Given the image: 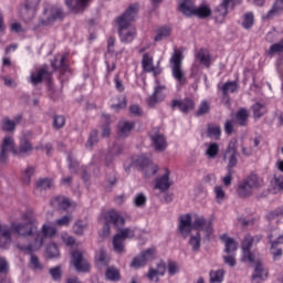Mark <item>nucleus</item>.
Segmentation results:
<instances>
[{
  "label": "nucleus",
  "instance_id": "1",
  "mask_svg": "<svg viewBox=\"0 0 283 283\" xmlns=\"http://www.w3.org/2000/svg\"><path fill=\"white\" fill-rule=\"evenodd\" d=\"M136 14H138V4H130L116 20L119 39L123 43H132L136 39V27L132 24L133 21H136Z\"/></svg>",
  "mask_w": 283,
  "mask_h": 283
},
{
  "label": "nucleus",
  "instance_id": "2",
  "mask_svg": "<svg viewBox=\"0 0 283 283\" xmlns=\"http://www.w3.org/2000/svg\"><path fill=\"white\" fill-rule=\"evenodd\" d=\"M10 151L13 154V156H25L32 151V144L30 140L23 138L20 140L19 147L14 148V138L11 136L4 137L0 149L1 165L8 160V154H10Z\"/></svg>",
  "mask_w": 283,
  "mask_h": 283
},
{
  "label": "nucleus",
  "instance_id": "3",
  "mask_svg": "<svg viewBox=\"0 0 283 283\" xmlns=\"http://www.w3.org/2000/svg\"><path fill=\"white\" fill-rule=\"evenodd\" d=\"M263 181L258 175H250L242 181H239L237 186V193L239 198H251L253 196V189L262 187Z\"/></svg>",
  "mask_w": 283,
  "mask_h": 283
},
{
  "label": "nucleus",
  "instance_id": "4",
  "mask_svg": "<svg viewBox=\"0 0 283 283\" xmlns=\"http://www.w3.org/2000/svg\"><path fill=\"white\" fill-rule=\"evenodd\" d=\"M182 59H185L182 51L175 49L170 57L171 74L172 78H175L179 85H187V77L182 71Z\"/></svg>",
  "mask_w": 283,
  "mask_h": 283
},
{
  "label": "nucleus",
  "instance_id": "5",
  "mask_svg": "<svg viewBox=\"0 0 283 283\" xmlns=\"http://www.w3.org/2000/svg\"><path fill=\"white\" fill-rule=\"evenodd\" d=\"M63 9L59 7H49L44 9L42 18L39 20V24L33 28L34 32H39V28L48 25H54L56 21H63Z\"/></svg>",
  "mask_w": 283,
  "mask_h": 283
},
{
  "label": "nucleus",
  "instance_id": "6",
  "mask_svg": "<svg viewBox=\"0 0 283 283\" xmlns=\"http://www.w3.org/2000/svg\"><path fill=\"white\" fill-rule=\"evenodd\" d=\"M261 241H262L261 234H256L254 237H252L251 234L244 235L241 242L243 262H250V264H253V262H255V254L251 252V248L253 247V244H260Z\"/></svg>",
  "mask_w": 283,
  "mask_h": 283
},
{
  "label": "nucleus",
  "instance_id": "7",
  "mask_svg": "<svg viewBox=\"0 0 283 283\" xmlns=\"http://www.w3.org/2000/svg\"><path fill=\"white\" fill-rule=\"evenodd\" d=\"M52 83V73L48 70V67H41L33 72H31L29 76V83L31 85H41V83Z\"/></svg>",
  "mask_w": 283,
  "mask_h": 283
},
{
  "label": "nucleus",
  "instance_id": "8",
  "mask_svg": "<svg viewBox=\"0 0 283 283\" xmlns=\"http://www.w3.org/2000/svg\"><path fill=\"white\" fill-rule=\"evenodd\" d=\"M135 164L139 169H142V171H144L146 178L158 174V165L151 163V160L145 156L137 157Z\"/></svg>",
  "mask_w": 283,
  "mask_h": 283
},
{
  "label": "nucleus",
  "instance_id": "9",
  "mask_svg": "<svg viewBox=\"0 0 283 283\" xmlns=\"http://www.w3.org/2000/svg\"><path fill=\"white\" fill-rule=\"evenodd\" d=\"M150 143L155 149V151H165L167 149V137L163 133H160V129L153 128L150 134Z\"/></svg>",
  "mask_w": 283,
  "mask_h": 283
},
{
  "label": "nucleus",
  "instance_id": "10",
  "mask_svg": "<svg viewBox=\"0 0 283 283\" xmlns=\"http://www.w3.org/2000/svg\"><path fill=\"white\" fill-rule=\"evenodd\" d=\"M104 220L106 222L105 229L109 233V226L114 224L116 229L118 227H125V218L118 213V211L111 209L104 214Z\"/></svg>",
  "mask_w": 283,
  "mask_h": 283
},
{
  "label": "nucleus",
  "instance_id": "11",
  "mask_svg": "<svg viewBox=\"0 0 283 283\" xmlns=\"http://www.w3.org/2000/svg\"><path fill=\"white\" fill-rule=\"evenodd\" d=\"M156 258V249L149 248L143 251L138 256H135L130 263V266L134 269H140V266H146L149 260H154Z\"/></svg>",
  "mask_w": 283,
  "mask_h": 283
},
{
  "label": "nucleus",
  "instance_id": "12",
  "mask_svg": "<svg viewBox=\"0 0 283 283\" xmlns=\"http://www.w3.org/2000/svg\"><path fill=\"white\" fill-rule=\"evenodd\" d=\"M176 107H178L181 114H189V112H193V109H196V102L191 97L172 99L171 109H176Z\"/></svg>",
  "mask_w": 283,
  "mask_h": 283
},
{
  "label": "nucleus",
  "instance_id": "13",
  "mask_svg": "<svg viewBox=\"0 0 283 283\" xmlns=\"http://www.w3.org/2000/svg\"><path fill=\"white\" fill-rule=\"evenodd\" d=\"M71 255L73 265L78 273H87V271H90V262L83 259L81 251L74 250Z\"/></svg>",
  "mask_w": 283,
  "mask_h": 283
},
{
  "label": "nucleus",
  "instance_id": "14",
  "mask_svg": "<svg viewBox=\"0 0 283 283\" xmlns=\"http://www.w3.org/2000/svg\"><path fill=\"white\" fill-rule=\"evenodd\" d=\"M167 273V264L165 261H159L155 268H149L147 277L150 282H160V277Z\"/></svg>",
  "mask_w": 283,
  "mask_h": 283
},
{
  "label": "nucleus",
  "instance_id": "15",
  "mask_svg": "<svg viewBox=\"0 0 283 283\" xmlns=\"http://www.w3.org/2000/svg\"><path fill=\"white\" fill-rule=\"evenodd\" d=\"M229 6H235V0H222V2L214 10V19L219 23H223L229 14Z\"/></svg>",
  "mask_w": 283,
  "mask_h": 283
},
{
  "label": "nucleus",
  "instance_id": "16",
  "mask_svg": "<svg viewBox=\"0 0 283 283\" xmlns=\"http://www.w3.org/2000/svg\"><path fill=\"white\" fill-rule=\"evenodd\" d=\"M206 231L207 238H210L211 233H213V228L211 227V222H207L205 217H196L192 222V231Z\"/></svg>",
  "mask_w": 283,
  "mask_h": 283
},
{
  "label": "nucleus",
  "instance_id": "17",
  "mask_svg": "<svg viewBox=\"0 0 283 283\" xmlns=\"http://www.w3.org/2000/svg\"><path fill=\"white\" fill-rule=\"evenodd\" d=\"M193 231V222H191V214L187 213L179 219V232L182 238H187Z\"/></svg>",
  "mask_w": 283,
  "mask_h": 283
},
{
  "label": "nucleus",
  "instance_id": "18",
  "mask_svg": "<svg viewBox=\"0 0 283 283\" xmlns=\"http://www.w3.org/2000/svg\"><path fill=\"white\" fill-rule=\"evenodd\" d=\"M169 176H171V171H169V168H166L165 174L156 179L155 189H159V191H169V188L174 185V181H171Z\"/></svg>",
  "mask_w": 283,
  "mask_h": 283
},
{
  "label": "nucleus",
  "instance_id": "19",
  "mask_svg": "<svg viewBox=\"0 0 283 283\" xmlns=\"http://www.w3.org/2000/svg\"><path fill=\"white\" fill-rule=\"evenodd\" d=\"M65 3L74 14L78 12H85V8L90 4V0H65Z\"/></svg>",
  "mask_w": 283,
  "mask_h": 283
},
{
  "label": "nucleus",
  "instance_id": "20",
  "mask_svg": "<svg viewBox=\"0 0 283 283\" xmlns=\"http://www.w3.org/2000/svg\"><path fill=\"white\" fill-rule=\"evenodd\" d=\"M39 3L41 0H27L23 7L20 9V17H25L27 14L34 15V12L39 9Z\"/></svg>",
  "mask_w": 283,
  "mask_h": 283
},
{
  "label": "nucleus",
  "instance_id": "21",
  "mask_svg": "<svg viewBox=\"0 0 283 283\" xmlns=\"http://www.w3.org/2000/svg\"><path fill=\"white\" fill-rule=\"evenodd\" d=\"M281 12H283V0H275L272 8L262 17V20L271 21V19H275Z\"/></svg>",
  "mask_w": 283,
  "mask_h": 283
},
{
  "label": "nucleus",
  "instance_id": "22",
  "mask_svg": "<svg viewBox=\"0 0 283 283\" xmlns=\"http://www.w3.org/2000/svg\"><path fill=\"white\" fill-rule=\"evenodd\" d=\"M178 10L185 17H193L196 4L193 3V0H180Z\"/></svg>",
  "mask_w": 283,
  "mask_h": 283
},
{
  "label": "nucleus",
  "instance_id": "23",
  "mask_svg": "<svg viewBox=\"0 0 283 283\" xmlns=\"http://www.w3.org/2000/svg\"><path fill=\"white\" fill-rule=\"evenodd\" d=\"M51 207H53V209L65 211L69 207H72V202L66 197L56 196L51 200Z\"/></svg>",
  "mask_w": 283,
  "mask_h": 283
},
{
  "label": "nucleus",
  "instance_id": "24",
  "mask_svg": "<svg viewBox=\"0 0 283 283\" xmlns=\"http://www.w3.org/2000/svg\"><path fill=\"white\" fill-rule=\"evenodd\" d=\"M195 59L201 63L205 67H211V54L207 49H200L196 52Z\"/></svg>",
  "mask_w": 283,
  "mask_h": 283
},
{
  "label": "nucleus",
  "instance_id": "25",
  "mask_svg": "<svg viewBox=\"0 0 283 283\" xmlns=\"http://www.w3.org/2000/svg\"><path fill=\"white\" fill-rule=\"evenodd\" d=\"M23 116L22 115H17L13 120H11L8 117H4L2 119V129L3 132H14V129H17V125H19V123H21Z\"/></svg>",
  "mask_w": 283,
  "mask_h": 283
},
{
  "label": "nucleus",
  "instance_id": "26",
  "mask_svg": "<svg viewBox=\"0 0 283 283\" xmlns=\"http://www.w3.org/2000/svg\"><path fill=\"white\" fill-rule=\"evenodd\" d=\"M43 247V237H41V233H36L35 240H34V245L29 244V245H21L18 244V249L20 251H25L27 253H32L34 249Z\"/></svg>",
  "mask_w": 283,
  "mask_h": 283
},
{
  "label": "nucleus",
  "instance_id": "27",
  "mask_svg": "<svg viewBox=\"0 0 283 283\" xmlns=\"http://www.w3.org/2000/svg\"><path fill=\"white\" fill-rule=\"evenodd\" d=\"M136 127L134 122H119L118 124V136L127 137L128 134H132V129Z\"/></svg>",
  "mask_w": 283,
  "mask_h": 283
},
{
  "label": "nucleus",
  "instance_id": "28",
  "mask_svg": "<svg viewBox=\"0 0 283 283\" xmlns=\"http://www.w3.org/2000/svg\"><path fill=\"white\" fill-rule=\"evenodd\" d=\"M269 276V271L264 269V265L260 261L255 263L254 273L252 274V280H266Z\"/></svg>",
  "mask_w": 283,
  "mask_h": 283
},
{
  "label": "nucleus",
  "instance_id": "29",
  "mask_svg": "<svg viewBox=\"0 0 283 283\" xmlns=\"http://www.w3.org/2000/svg\"><path fill=\"white\" fill-rule=\"evenodd\" d=\"M142 67L144 72H156V67L154 66V57L149 55V53H145L142 60Z\"/></svg>",
  "mask_w": 283,
  "mask_h": 283
},
{
  "label": "nucleus",
  "instance_id": "30",
  "mask_svg": "<svg viewBox=\"0 0 283 283\" xmlns=\"http://www.w3.org/2000/svg\"><path fill=\"white\" fill-rule=\"evenodd\" d=\"M221 240L226 244V253H235V251H238V243L235 240L227 234L221 235Z\"/></svg>",
  "mask_w": 283,
  "mask_h": 283
},
{
  "label": "nucleus",
  "instance_id": "31",
  "mask_svg": "<svg viewBox=\"0 0 283 283\" xmlns=\"http://www.w3.org/2000/svg\"><path fill=\"white\" fill-rule=\"evenodd\" d=\"M192 17H198V19H209V17H211V8L207 4L195 8Z\"/></svg>",
  "mask_w": 283,
  "mask_h": 283
},
{
  "label": "nucleus",
  "instance_id": "32",
  "mask_svg": "<svg viewBox=\"0 0 283 283\" xmlns=\"http://www.w3.org/2000/svg\"><path fill=\"white\" fill-rule=\"evenodd\" d=\"M238 82H226L222 86H221V92H222V96L223 98H227V96H229V94H235V92H238Z\"/></svg>",
  "mask_w": 283,
  "mask_h": 283
},
{
  "label": "nucleus",
  "instance_id": "33",
  "mask_svg": "<svg viewBox=\"0 0 283 283\" xmlns=\"http://www.w3.org/2000/svg\"><path fill=\"white\" fill-rule=\"evenodd\" d=\"M102 120H103V126H102V136L104 138L109 137L112 134V129L109 128V124L112 123V117L107 114H102Z\"/></svg>",
  "mask_w": 283,
  "mask_h": 283
},
{
  "label": "nucleus",
  "instance_id": "34",
  "mask_svg": "<svg viewBox=\"0 0 283 283\" xmlns=\"http://www.w3.org/2000/svg\"><path fill=\"white\" fill-rule=\"evenodd\" d=\"M283 52V40H280L279 43H274L270 46V49L266 51V56L270 59H273L275 54H282Z\"/></svg>",
  "mask_w": 283,
  "mask_h": 283
},
{
  "label": "nucleus",
  "instance_id": "35",
  "mask_svg": "<svg viewBox=\"0 0 283 283\" xmlns=\"http://www.w3.org/2000/svg\"><path fill=\"white\" fill-rule=\"evenodd\" d=\"M281 218H283V207L276 208L266 214V220H269V222H280Z\"/></svg>",
  "mask_w": 283,
  "mask_h": 283
},
{
  "label": "nucleus",
  "instance_id": "36",
  "mask_svg": "<svg viewBox=\"0 0 283 283\" xmlns=\"http://www.w3.org/2000/svg\"><path fill=\"white\" fill-rule=\"evenodd\" d=\"M210 283H222L224 282V270H212L209 273Z\"/></svg>",
  "mask_w": 283,
  "mask_h": 283
},
{
  "label": "nucleus",
  "instance_id": "37",
  "mask_svg": "<svg viewBox=\"0 0 283 283\" xmlns=\"http://www.w3.org/2000/svg\"><path fill=\"white\" fill-rule=\"evenodd\" d=\"M254 23H255V15L253 14V12H248L243 15L242 28L244 30H251Z\"/></svg>",
  "mask_w": 283,
  "mask_h": 283
},
{
  "label": "nucleus",
  "instance_id": "38",
  "mask_svg": "<svg viewBox=\"0 0 283 283\" xmlns=\"http://www.w3.org/2000/svg\"><path fill=\"white\" fill-rule=\"evenodd\" d=\"M171 34V28L169 27H161L157 29L155 41L158 43V41H163L164 39H167Z\"/></svg>",
  "mask_w": 283,
  "mask_h": 283
},
{
  "label": "nucleus",
  "instance_id": "39",
  "mask_svg": "<svg viewBox=\"0 0 283 283\" xmlns=\"http://www.w3.org/2000/svg\"><path fill=\"white\" fill-rule=\"evenodd\" d=\"M277 235H279V237H277ZM275 237H277V238H276L275 241H273V238H275ZM268 238H269V240H270V242H271V249H277V244H283V234L280 235V231H279L277 229H275V230L273 231V233H270V234L268 235Z\"/></svg>",
  "mask_w": 283,
  "mask_h": 283
},
{
  "label": "nucleus",
  "instance_id": "40",
  "mask_svg": "<svg viewBox=\"0 0 283 283\" xmlns=\"http://www.w3.org/2000/svg\"><path fill=\"white\" fill-rule=\"evenodd\" d=\"M106 279L111 280L112 282H118V280H120V272L114 266L107 268Z\"/></svg>",
  "mask_w": 283,
  "mask_h": 283
},
{
  "label": "nucleus",
  "instance_id": "41",
  "mask_svg": "<svg viewBox=\"0 0 283 283\" xmlns=\"http://www.w3.org/2000/svg\"><path fill=\"white\" fill-rule=\"evenodd\" d=\"M34 167L29 166L21 176V180L23 182V185H30V182L32 181V176H34Z\"/></svg>",
  "mask_w": 283,
  "mask_h": 283
},
{
  "label": "nucleus",
  "instance_id": "42",
  "mask_svg": "<svg viewBox=\"0 0 283 283\" xmlns=\"http://www.w3.org/2000/svg\"><path fill=\"white\" fill-rule=\"evenodd\" d=\"M247 120H249V112L244 108H241L237 112V122L241 127L247 125Z\"/></svg>",
  "mask_w": 283,
  "mask_h": 283
},
{
  "label": "nucleus",
  "instance_id": "43",
  "mask_svg": "<svg viewBox=\"0 0 283 283\" xmlns=\"http://www.w3.org/2000/svg\"><path fill=\"white\" fill-rule=\"evenodd\" d=\"M252 109H253L254 118H262V116L266 114V106H264V104H261V103H255L252 106Z\"/></svg>",
  "mask_w": 283,
  "mask_h": 283
},
{
  "label": "nucleus",
  "instance_id": "44",
  "mask_svg": "<svg viewBox=\"0 0 283 283\" xmlns=\"http://www.w3.org/2000/svg\"><path fill=\"white\" fill-rule=\"evenodd\" d=\"M207 134L209 138H220L222 130L219 125L209 124Z\"/></svg>",
  "mask_w": 283,
  "mask_h": 283
},
{
  "label": "nucleus",
  "instance_id": "45",
  "mask_svg": "<svg viewBox=\"0 0 283 283\" xmlns=\"http://www.w3.org/2000/svg\"><path fill=\"white\" fill-rule=\"evenodd\" d=\"M211 112V105L207 99H203L200 105L198 111L196 112L195 116H205V114H209Z\"/></svg>",
  "mask_w": 283,
  "mask_h": 283
},
{
  "label": "nucleus",
  "instance_id": "46",
  "mask_svg": "<svg viewBox=\"0 0 283 283\" xmlns=\"http://www.w3.org/2000/svg\"><path fill=\"white\" fill-rule=\"evenodd\" d=\"M219 153L220 146L217 143H211L208 145L206 156H208V158H216V156H218Z\"/></svg>",
  "mask_w": 283,
  "mask_h": 283
},
{
  "label": "nucleus",
  "instance_id": "47",
  "mask_svg": "<svg viewBox=\"0 0 283 283\" xmlns=\"http://www.w3.org/2000/svg\"><path fill=\"white\" fill-rule=\"evenodd\" d=\"M116 101V104H112V109H114L115 112H120V109H125L127 107V97L117 96Z\"/></svg>",
  "mask_w": 283,
  "mask_h": 283
},
{
  "label": "nucleus",
  "instance_id": "48",
  "mask_svg": "<svg viewBox=\"0 0 283 283\" xmlns=\"http://www.w3.org/2000/svg\"><path fill=\"white\" fill-rule=\"evenodd\" d=\"M123 239L115 234L113 238V248L116 253H123L125 251V245L123 244Z\"/></svg>",
  "mask_w": 283,
  "mask_h": 283
},
{
  "label": "nucleus",
  "instance_id": "49",
  "mask_svg": "<svg viewBox=\"0 0 283 283\" xmlns=\"http://www.w3.org/2000/svg\"><path fill=\"white\" fill-rule=\"evenodd\" d=\"M53 185L52 179L44 178L36 181V189H40V191H45L46 189H51Z\"/></svg>",
  "mask_w": 283,
  "mask_h": 283
},
{
  "label": "nucleus",
  "instance_id": "50",
  "mask_svg": "<svg viewBox=\"0 0 283 283\" xmlns=\"http://www.w3.org/2000/svg\"><path fill=\"white\" fill-rule=\"evenodd\" d=\"M42 235L43 238H54V235H56V228L49 224H44L42 227Z\"/></svg>",
  "mask_w": 283,
  "mask_h": 283
},
{
  "label": "nucleus",
  "instance_id": "51",
  "mask_svg": "<svg viewBox=\"0 0 283 283\" xmlns=\"http://www.w3.org/2000/svg\"><path fill=\"white\" fill-rule=\"evenodd\" d=\"M67 163L71 174H78V161L72 155L67 156Z\"/></svg>",
  "mask_w": 283,
  "mask_h": 283
},
{
  "label": "nucleus",
  "instance_id": "52",
  "mask_svg": "<svg viewBox=\"0 0 283 283\" xmlns=\"http://www.w3.org/2000/svg\"><path fill=\"white\" fill-rule=\"evenodd\" d=\"M30 264L34 271H43V264L39 260L38 255L31 254Z\"/></svg>",
  "mask_w": 283,
  "mask_h": 283
},
{
  "label": "nucleus",
  "instance_id": "53",
  "mask_svg": "<svg viewBox=\"0 0 283 283\" xmlns=\"http://www.w3.org/2000/svg\"><path fill=\"white\" fill-rule=\"evenodd\" d=\"M95 259L97 260V262H101V264H104L105 266H107V264H109V260H107V254L105 253L104 249H99L96 252Z\"/></svg>",
  "mask_w": 283,
  "mask_h": 283
},
{
  "label": "nucleus",
  "instance_id": "54",
  "mask_svg": "<svg viewBox=\"0 0 283 283\" xmlns=\"http://www.w3.org/2000/svg\"><path fill=\"white\" fill-rule=\"evenodd\" d=\"M46 255L48 258H59V247L56 243H50L46 247Z\"/></svg>",
  "mask_w": 283,
  "mask_h": 283
},
{
  "label": "nucleus",
  "instance_id": "55",
  "mask_svg": "<svg viewBox=\"0 0 283 283\" xmlns=\"http://www.w3.org/2000/svg\"><path fill=\"white\" fill-rule=\"evenodd\" d=\"M53 127L54 129H61L62 127H65V116L63 115H56L53 117Z\"/></svg>",
  "mask_w": 283,
  "mask_h": 283
},
{
  "label": "nucleus",
  "instance_id": "56",
  "mask_svg": "<svg viewBox=\"0 0 283 283\" xmlns=\"http://www.w3.org/2000/svg\"><path fill=\"white\" fill-rule=\"evenodd\" d=\"M200 232H197L195 237H190L189 244L192 247L195 251H200Z\"/></svg>",
  "mask_w": 283,
  "mask_h": 283
},
{
  "label": "nucleus",
  "instance_id": "57",
  "mask_svg": "<svg viewBox=\"0 0 283 283\" xmlns=\"http://www.w3.org/2000/svg\"><path fill=\"white\" fill-rule=\"evenodd\" d=\"M116 235H118L119 239L122 240H127V238L129 239L134 238L135 233H134V230L129 228H125V229H122L119 233H117Z\"/></svg>",
  "mask_w": 283,
  "mask_h": 283
},
{
  "label": "nucleus",
  "instance_id": "58",
  "mask_svg": "<svg viewBox=\"0 0 283 283\" xmlns=\"http://www.w3.org/2000/svg\"><path fill=\"white\" fill-rule=\"evenodd\" d=\"M98 143V130L94 129L91 132L86 147H94Z\"/></svg>",
  "mask_w": 283,
  "mask_h": 283
},
{
  "label": "nucleus",
  "instance_id": "59",
  "mask_svg": "<svg viewBox=\"0 0 283 283\" xmlns=\"http://www.w3.org/2000/svg\"><path fill=\"white\" fill-rule=\"evenodd\" d=\"M214 196H216V200L217 202H222V200H224V198L227 197V193L224 192V189H222V186H217L214 187Z\"/></svg>",
  "mask_w": 283,
  "mask_h": 283
},
{
  "label": "nucleus",
  "instance_id": "60",
  "mask_svg": "<svg viewBox=\"0 0 283 283\" xmlns=\"http://www.w3.org/2000/svg\"><path fill=\"white\" fill-rule=\"evenodd\" d=\"M85 227H87V223L80 220L73 226V231L76 233V235H83Z\"/></svg>",
  "mask_w": 283,
  "mask_h": 283
},
{
  "label": "nucleus",
  "instance_id": "61",
  "mask_svg": "<svg viewBox=\"0 0 283 283\" xmlns=\"http://www.w3.org/2000/svg\"><path fill=\"white\" fill-rule=\"evenodd\" d=\"M229 154H238V139L229 142L226 156H229Z\"/></svg>",
  "mask_w": 283,
  "mask_h": 283
},
{
  "label": "nucleus",
  "instance_id": "62",
  "mask_svg": "<svg viewBox=\"0 0 283 283\" xmlns=\"http://www.w3.org/2000/svg\"><path fill=\"white\" fill-rule=\"evenodd\" d=\"M72 222V216H64L55 221L56 227H67Z\"/></svg>",
  "mask_w": 283,
  "mask_h": 283
},
{
  "label": "nucleus",
  "instance_id": "63",
  "mask_svg": "<svg viewBox=\"0 0 283 283\" xmlns=\"http://www.w3.org/2000/svg\"><path fill=\"white\" fill-rule=\"evenodd\" d=\"M222 182L224 187H231V182H233V169H228V172L223 177Z\"/></svg>",
  "mask_w": 283,
  "mask_h": 283
},
{
  "label": "nucleus",
  "instance_id": "64",
  "mask_svg": "<svg viewBox=\"0 0 283 283\" xmlns=\"http://www.w3.org/2000/svg\"><path fill=\"white\" fill-rule=\"evenodd\" d=\"M146 202H147V197H145V195L139 193V195L136 196L135 205L137 207H145Z\"/></svg>",
  "mask_w": 283,
  "mask_h": 283
}]
</instances>
